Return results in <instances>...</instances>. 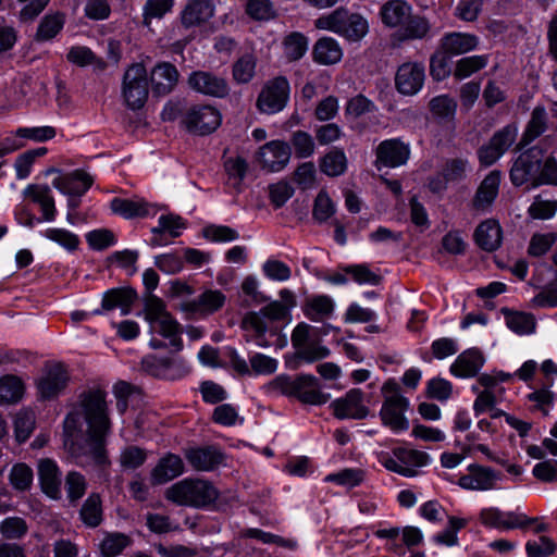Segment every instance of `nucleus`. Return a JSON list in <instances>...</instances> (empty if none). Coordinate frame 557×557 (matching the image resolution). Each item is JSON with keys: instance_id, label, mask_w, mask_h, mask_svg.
<instances>
[{"instance_id": "nucleus-16", "label": "nucleus", "mask_w": 557, "mask_h": 557, "mask_svg": "<svg viewBox=\"0 0 557 557\" xmlns=\"http://www.w3.org/2000/svg\"><path fill=\"white\" fill-rule=\"evenodd\" d=\"M410 156L409 147L399 139H386L375 149L374 165L377 170L404 165Z\"/></svg>"}, {"instance_id": "nucleus-11", "label": "nucleus", "mask_w": 557, "mask_h": 557, "mask_svg": "<svg viewBox=\"0 0 557 557\" xmlns=\"http://www.w3.org/2000/svg\"><path fill=\"white\" fill-rule=\"evenodd\" d=\"M518 127L510 123L497 131L488 143L478 149V159L482 166H491L513 145Z\"/></svg>"}, {"instance_id": "nucleus-4", "label": "nucleus", "mask_w": 557, "mask_h": 557, "mask_svg": "<svg viewBox=\"0 0 557 557\" xmlns=\"http://www.w3.org/2000/svg\"><path fill=\"white\" fill-rule=\"evenodd\" d=\"M314 26L318 29L336 33L349 41L360 40L369 30L364 17L357 13H350L344 8L320 16L314 21Z\"/></svg>"}, {"instance_id": "nucleus-63", "label": "nucleus", "mask_w": 557, "mask_h": 557, "mask_svg": "<svg viewBox=\"0 0 557 557\" xmlns=\"http://www.w3.org/2000/svg\"><path fill=\"white\" fill-rule=\"evenodd\" d=\"M331 354L326 346L311 342L296 351V357L307 363H312L329 357Z\"/></svg>"}, {"instance_id": "nucleus-33", "label": "nucleus", "mask_w": 557, "mask_h": 557, "mask_svg": "<svg viewBox=\"0 0 557 557\" xmlns=\"http://www.w3.org/2000/svg\"><path fill=\"white\" fill-rule=\"evenodd\" d=\"M311 54L317 64L330 66L339 63L344 52L336 39L324 36L315 41Z\"/></svg>"}, {"instance_id": "nucleus-30", "label": "nucleus", "mask_w": 557, "mask_h": 557, "mask_svg": "<svg viewBox=\"0 0 557 557\" xmlns=\"http://www.w3.org/2000/svg\"><path fill=\"white\" fill-rule=\"evenodd\" d=\"M23 194L40 207L41 221L52 222L55 220L58 211L48 185L30 184L24 189Z\"/></svg>"}, {"instance_id": "nucleus-27", "label": "nucleus", "mask_w": 557, "mask_h": 557, "mask_svg": "<svg viewBox=\"0 0 557 557\" xmlns=\"http://www.w3.org/2000/svg\"><path fill=\"white\" fill-rule=\"evenodd\" d=\"M185 458L196 471H212L223 462V454L214 446L189 448Z\"/></svg>"}, {"instance_id": "nucleus-23", "label": "nucleus", "mask_w": 557, "mask_h": 557, "mask_svg": "<svg viewBox=\"0 0 557 557\" xmlns=\"http://www.w3.org/2000/svg\"><path fill=\"white\" fill-rule=\"evenodd\" d=\"M38 479L41 491L48 497L61 498V472L54 460L46 458L38 461Z\"/></svg>"}, {"instance_id": "nucleus-21", "label": "nucleus", "mask_w": 557, "mask_h": 557, "mask_svg": "<svg viewBox=\"0 0 557 557\" xmlns=\"http://www.w3.org/2000/svg\"><path fill=\"white\" fill-rule=\"evenodd\" d=\"M394 457L385 456L383 466L404 476H414L418 468V451L407 447H397L393 450Z\"/></svg>"}, {"instance_id": "nucleus-47", "label": "nucleus", "mask_w": 557, "mask_h": 557, "mask_svg": "<svg viewBox=\"0 0 557 557\" xmlns=\"http://www.w3.org/2000/svg\"><path fill=\"white\" fill-rule=\"evenodd\" d=\"M257 60L250 54H244L232 66V76L237 84H248L256 74Z\"/></svg>"}, {"instance_id": "nucleus-40", "label": "nucleus", "mask_w": 557, "mask_h": 557, "mask_svg": "<svg viewBox=\"0 0 557 557\" xmlns=\"http://www.w3.org/2000/svg\"><path fill=\"white\" fill-rule=\"evenodd\" d=\"M347 157L343 149L333 148L319 161L320 170L330 177L343 175L347 170Z\"/></svg>"}, {"instance_id": "nucleus-61", "label": "nucleus", "mask_w": 557, "mask_h": 557, "mask_svg": "<svg viewBox=\"0 0 557 557\" xmlns=\"http://www.w3.org/2000/svg\"><path fill=\"white\" fill-rule=\"evenodd\" d=\"M292 146L297 158H309L314 153L315 145L312 136L304 131H297L292 135Z\"/></svg>"}, {"instance_id": "nucleus-56", "label": "nucleus", "mask_w": 557, "mask_h": 557, "mask_svg": "<svg viewBox=\"0 0 557 557\" xmlns=\"http://www.w3.org/2000/svg\"><path fill=\"white\" fill-rule=\"evenodd\" d=\"M35 429V413L28 409L20 410L14 419L16 441L24 443Z\"/></svg>"}, {"instance_id": "nucleus-42", "label": "nucleus", "mask_w": 557, "mask_h": 557, "mask_svg": "<svg viewBox=\"0 0 557 557\" xmlns=\"http://www.w3.org/2000/svg\"><path fill=\"white\" fill-rule=\"evenodd\" d=\"M79 516L82 521L89 528L98 527L102 521L101 497L97 493H91L84 502Z\"/></svg>"}, {"instance_id": "nucleus-64", "label": "nucleus", "mask_w": 557, "mask_h": 557, "mask_svg": "<svg viewBox=\"0 0 557 557\" xmlns=\"http://www.w3.org/2000/svg\"><path fill=\"white\" fill-rule=\"evenodd\" d=\"M28 528L26 521L20 517H9L0 524L1 534L9 540H17L23 537Z\"/></svg>"}, {"instance_id": "nucleus-60", "label": "nucleus", "mask_w": 557, "mask_h": 557, "mask_svg": "<svg viewBox=\"0 0 557 557\" xmlns=\"http://www.w3.org/2000/svg\"><path fill=\"white\" fill-rule=\"evenodd\" d=\"M173 5L174 0H147L143 9L144 24L149 26L153 18H162Z\"/></svg>"}, {"instance_id": "nucleus-15", "label": "nucleus", "mask_w": 557, "mask_h": 557, "mask_svg": "<svg viewBox=\"0 0 557 557\" xmlns=\"http://www.w3.org/2000/svg\"><path fill=\"white\" fill-rule=\"evenodd\" d=\"M290 146L282 140H272L259 148L257 160L268 172H280L289 162Z\"/></svg>"}, {"instance_id": "nucleus-48", "label": "nucleus", "mask_w": 557, "mask_h": 557, "mask_svg": "<svg viewBox=\"0 0 557 557\" xmlns=\"http://www.w3.org/2000/svg\"><path fill=\"white\" fill-rule=\"evenodd\" d=\"M132 544V539L124 533H108L99 547L104 557H116Z\"/></svg>"}, {"instance_id": "nucleus-20", "label": "nucleus", "mask_w": 557, "mask_h": 557, "mask_svg": "<svg viewBox=\"0 0 557 557\" xmlns=\"http://www.w3.org/2000/svg\"><path fill=\"white\" fill-rule=\"evenodd\" d=\"M485 358L483 352L476 348L463 350L449 367V372L459 379L474 377L484 366Z\"/></svg>"}, {"instance_id": "nucleus-19", "label": "nucleus", "mask_w": 557, "mask_h": 557, "mask_svg": "<svg viewBox=\"0 0 557 557\" xmlns=\"http://www.w3.org/2000/svg\"><path fill=\"white\" fill-rule=\"evenodd\" d=\"M333 413L337 419H363L368 416V408L363 405V393L352 388L342 398L331 404Z\"/></svg>"}, {"instance_id": "nucleus-25", "label": "nucleus", "mask_w": 557, "mask_h": 557, "mask_svg": "<svg viewBox=\"0 0 557 557\" xmlns=\"http://www.w3.org/2000/svg\"><path fill=\"white\" fill-rule=\"evenodd\" d=\"M502 181V172L491 171L479 185L472 199V207L476 211H486L496 199Z\"/></svg>"}, {"instance_id": "nucleus-8", "label": "nucleus", "mask_w": 557, "mask_h": 557, "mask_svg": "<svg viewBox=\"0 0 557 557\" xmlns=\"http://www.w3.org/2000/svg\"><path fill=\"white\" fill-rule=\"evenodd\" d=\"M289 314L288 307L278 300L271 301L264 306L259 312H249L243 319V327L246 331H252L256 334L255 342L260 347H268L269 344L264 339L268 331L265 318L277 321L283 320Z\"/></svg>"}, {"instance_id": "nucleus-17", "label": "nucleus", "mask_w": 557, "mask_h": 557, "mask_svg": "<svg viewBox=\"0 0 557 557\" xmlns=\"http://www.w3.org/2000/svg\"><path fill=\"white\" fill-rule=\"evenodd\" d=\"M500 478V473L492 468L472 463L468 467V473L459 476L458 484L466 490L488 491L495 488Z\"/></svg>"}, {"instance_id": "nucleus-44", "label": "nucleus", "mask_w": 557, "mask_h": 557, "mask_svg": "<svg viewBox=\"0 0 557 557\" xmlns=\"http://www.w3.org/2000/svg\"><path fill=\"white\" fill-rule=\"evenodd\" d=\"M334 310V302L331 297L321 295L307 301L305 314L312 321L319 322L329 318Z\"/></svg>"}, {"instance_id": "nucleus-22", "label": "nucleus", "mask_w": 557, "mask_h": 557, "mask_svg": "<svg viewBox=\"0 0 557 557\" xmlns=\"http://www.w3.org/2000/svg\"><path fill=\"white\" fill-rule=\"evenodd\" d=\"M94 178L83 170L57 176L52 186L67 196H83L92 185Z\"/></svg>"}, {"instance_id": "nucleus-58", "label": "nucleus", "mask_w": 557, "mask_h": 557, "mask_svg": "<svg viewBox=\"0 0 557 557\" xmlns=\"http://www.w3.org/2000/svg\"><path fill=\"white\" fill-rule=\"evenodd\" d=\"M469 170V161L463 158H454L445 162L442 169V176L445 182L456 183L462 181Z\"/></svg>"}, {"instance_id": "nucleus-1", "label": "nucleus", "mask_w": 557, "mask_h": 557, "mask_svg": "<svg viewBox=\"0 0 557 557\" xmlns=\"http://www.w3.org/2000/svg\"><path fill=\"white\" fill-rule=\"evenodd\" d=\"M110 431L106 393L100 389L84 392L63 421V446L78 466L106 468L110 465L106 449Z\"/></svg>"}, {"instance_id": "nucleus-46", "label": "nucleus", "mask_w": 557, "mask_h": 557, "mask_svg": "<svg viewBox=\"0 0 557 557\" xmlns=\"http://www.w3.org/2000/svg\"><path fill=\"white\" fill-rule=\"evenodd\" d=\"M88 483L86 478L78 471H70L65 475L64 488L66 497L72 505H76L86 494Z\"/></svg>"}, {"instance_id": "nucleus-53", "label": "nucleus", "mask_w": 557, "mask_h": 557, "mask_svg": "<svg viewBox=\"0 0 557 557\" xmlns=\"http://www.w3.org/2000/svg\"><path fill=\"white\" fill-rule=\"evenodd\" d=\"M33 470L26 463L20 462L15 463L9 473V481L14 490L16 491H27L30 488L33 484Z\"/></svg>"}, {"instance_id": "nucleus-55", "label": "nucleus", "mask_w": 557, "mask_h": 557, "mask_svg": "<svg viewBox=\"0 0 557 557\" xmlns=\"http://www.w3.org/2000/svg\"><path fill=\"white\" fill-rule=\"evenodd\" d=\"M42 235L66 249L67 251H74L79 245V238L76 234L60 227H49L44 231Z\"/></svg>"}, {"instance_id": "nucleus-39", "label": "nucleus", "mask_w": 557, "mask_h": 557, "mask_svg": "<svg viewBox=\"0 0 557 557\" xmlns=\"http://www.w3.org/2000/svg\"><path fill=\"white\" fill-rule=\"evenodd\" d=\"M395 84L400 94L416 95L418 91V64L414 62L401 64L397 70Z\"/></svg>"}, {"instance_id": "nucleus-28", "label": "nucleus", "mask_w": 557, "mask_h": 557, "mask_svg": "<svg viewBox=\"0 0 557 557\" xmlns=\"http://www.w3.org/2000/svg\"><path fill=\"white\" fill-rule=\"evenodd\" d=\"M214 11L210 0H189L181 12V22L185 28L200 26L213 17Z\"/></svg>"}, {"instance_id": "nucleus-5", "label": "nucleus", "mask_w": 557, "mask_h": 557, "mask_svg": "<svg viewBox=\"0 0 557 557\" xmlns=\"http://www.w3.org/2000/svg\"><path fill=\"white\" fill-rule=\"evenodd\" d=\"M384 403L380 411L383 423L393 431H404L409 428V422L405 417L409 403L400 394L399 384L395 380H388L382 387Z\"/></svg>"}, {"instance_id": "nucleus-24", "label": "nucleus", "mask_w": 557, "mask_h": 557, "mask_svg": "<svg viewBox=\"0 0 557 557\" xmlns=\"http://www.w3.org/2000/svg\"><path fill=\"white\" fill-rule=\"evenodd\" d=\"M479 37L470 33L450 32L441 39V50L447 57L471 52L479 46Z\"/></svg>"}, {"instance_id": "nucleus-50", "label": "nucleus", "mask_w": 557, "mask_h": 557, "mask_svg": "<svg viewBox=\"0 0 557 557\" xmlns=\"http://www.w3.org/2000/svg\"><path fill=\"white\" fill-rule=\"evenodd\" d=\"M487 63L488 57L484 54L461 58L456 63L454 75L457 79H463L484 69Z\"/></svg>"}, {"instance_id": "nucleus-57", "label": "nucleus", "mask_w": 557, "mask_h": 557, "mask_svg": "<svg viewBox=\"0 0 557 557\" xmlns=\"http://www.w3.org/2000/svg\"><path fill=\"white\" fill-rule=\"evenodd\" d=\"M47 153V148L39 147L36 149L27 150L20 154L14 163L16 171V177L18 180H25L29 174L35 160Z\"/></svg>"}, {"instance_id": "nucleus-3", "label": "nucleus", "mask_w": 557, "mask_h": 557, "mask_svg": "<svg viewBox=\"0 0 557 557\" xmlns=\"http://www.w3.org/2000/svg\"><path fill=\"white\" fill-rule=\"evenodd\" d=\"M145 319L150 325L151 333H157L169 339L174 351L183 348L178 322L168 312L164 302L157 296L150 295L145 301Z\"/></svg>"}, {"instance_id": "nucleus-14", "label": "nucleus", "mask_w": 557, "mask_h": 557, "mask_svg": "<svg viewBox=\"0 0 557 557\" xmlns=\"http://www.w3.org/2000/svg\"><path fill=\"white\" fill-rule=\"evenodd\" d=\"M481 522L487 528L497 530L525 529L533 522L539 521L537 518H529L519 511H502L498 508H485L480 513Z\"/></svg>"}, {"instance_id": "nucleus-6", "label": "nucleus", "mask_w": 557, "mask_h": 557, "mask_svg": "<svg viewBox=\"0 0 557 557\" xmlns=\"http://www.w3.org/2000/svg\"><path fill=\"white\" fill-rule=\"evenodd\" d=\"M543 161L544 148L541 144L520 153L509 172L512 185L517 187L528 185L530 188H535V181L539 178Z\"/></svg>"}, {"instance_id": "nucleus-45", "label": "nucleus", "mask_w": 557, "mask_h": 557, "mask_svg": "<svg viewBox=\"0 0 557 557\" xmlns=\"http://www.w3.org/2000/svg\"><path fill=\"white\" fill-rule=\"evenodd\" d=\"M547 126V114L544 108L536 107L532 114L531 119L525 127V131L521 138L522 145H528L539 136H541Z\"/></svg>"}, {"instance_id": "nucleus-59", "label": "nucleus", "mask_w": 557, "mask_h": 557, "mask_svg": "<svg viewBox=\"0 0 557 557\" xmlns=\"http://www.w3.org/2000/svg\"><path fill=\"white\" fill-rule=\"evenodd\" d=\"M296 377L286 374L275 376L265 386L264 391L271 396L293 397L295 394Z\"/></svg>"}, {"instance_id": "nucleus-62", "label": "nucleus", "mask_w": 557, "mask_h": 557, "mask_svg": "<svg viewBox=\"0 0 557 557\" xmlns=\"http://www.w3.org/2000/svg\"><path fill=\"white\" fill-rule=\"evenodd\" d=\"M246 13L256 21H269L275 17V10L270 0H248Z\"/></svg>"}, {"instance_id": "nucleus-12", "label": "nucleus", "mask_w": 557, "mask_h": 557, "mask_svg": "<svg viewBox=\"0 0 557 557\" xmlns=\"http://www.w3.org/2000/svg\"><path fill=\"white\" fill-rule=\"evenodd\" d=\"M183 122L189 132L207 135L220 126L221 114L216 108L210 104H196L186 111Z\"/></svg>"}, {"instance_id": "nucleus-38", "label": "nucleus", "mask_w": 557, "mask_h": 557, "mask_svg": "<svg viewBox=\"0 0 557 557\" xmlns=\"http://www.w3.org/2000/svg\"><path fill=\"white\" fill-rule=\"evenodd\" d=\"M225 296L221 290H206L196 300L183 306V309L191 312L212 313L223 307Z\"/></svg>"}, {"instance_id": "nucleus-26", "label": "nucleus", "mask_w": 557, "mask_h": 557, "mask_svg": "<svg viewBox=\"0 0 557 557\" xmlns=\"http://www.w3.org/2000/svg\"><path fill=\"white\" fill-rule=\"evenodd\" d=\"M137 298L136 292L131 287L112 288L104 293L101 309H96L92 314H101L103 311H111L119 308L123 315L131 312L132 305Z\"/></svg>"}, {"instance_id": "nucleus-13", "label": "nucleus", "mask_w": 557, "mask_h": 557, "mask_svg": "<svg viewBox=\"0 0 557 557\" xmlns=\"http://www.w3.org/2000/svg\"><path fill=\"white\" fill-rule=\"evenodd\" d=\"M190 89L207 97L226 98L231 87L227 79L210 71H194L187 78Z\"/></svg>"}, {"instance_id": "nucleus-54", "label": "nucleus", "mask_w": 557, "mask_h": 557, "mask_svg": "<svg viewBox=\"0 0 557 557\" xmlns=\"http://www.w3.org/2000/svg\"><path fill=\"white\" fill-rule=\"evenodd\" d=\"M425 397L437 401H446L453 394V384L443 377H433L425 383Z\"/></svg>"}, {"instance_id": "nucleus-32", "label": "nucleus", "mask_w": 557, "mask_h": 557, "mask_svg": "<svg viewBox=\"0 0 557 557\" xmlns=\"http://www.w3.org/2000/svg\"><path fill=\"white\" fill-rule=\"evenodd\" d=\"M67 380L64 368L61 364H53L39 379L38 392L42 398H53L65 388Z\"/></svg>"}, {"instance_id": "nucleus-51", "label": "nucleus", "mask_w": 557, "mask_h": 557, "mask_svg": "<svg viewBox=\"0 0 557 557\" xmlns=\"http://www.w3.org/2000/svg\"><path fill=\"white\" fill-rule=\"evenodd\" d=\"M430 111L434 117L445 121H450L455 117L457 110V102L455 99L447 95L434 97L430 101Z\"/></svg>"}, {"instance_id": "nucleus-36", "label": "nucleus", "mask_w": 557, "mask_h": 557, "mask_svg": "<svg viewBox=\"0 0 557 557\" xmlns=\"http://www.w3.org/2000/svg\"><path fill=\"white\" fill-rule=\"evenodd\" d=\"M111 210L125 219L143 218L150 214L152 206L141 198H113L110 202Z\"/></svg>"}, {"instance_id": "nucleus-10", "label": "nucleus", "mask_w": 557, "mask_h": 557, "mask_svg": "<svg viewBox=\"0 0 557 557\" xmlns=\"http://www.w3.org/2000/svg\"><path fill=\"white\" fill-rule=\"evenodd\" d=\"M289 83L284 76L268 81L262 87L258 98L257 108L260 112L274 114L282 111L289 99Z\"/></svg>"}, {"instance_id": "nucleus-18", "label": "nucleus", "mask_w": 557, "mask_h": 557, "mask_svg": "<svg viewBox=\"0 0 557 557\" xmlns=\"http://www.w3.org/2000/svg\"><path fill=\"white\" fill-rule=\"evenodd\" d=\"M231 363L236 372L242 375H270L277 370L276 359L256 352L249 357V363L236 352L231 355Z\"/></svg>"}, {"instance_id": "nucleus-2", "label": "nucleus", "mask_w": 557, "mask_h": 557, "mask_svg": "<svg viewBox=\"0 0 557 557\" xmlns=\"http://www.w3.org/2000/svg\"><path fill=\"white\" fill-rule=\"evenodd\" d=\"M164 496L178 506L199 508L213 503L218 491L206 480L184 479L166 488Z\"/></svg>"}, {"instance_id": "nucleus-37", "label": "nucleus", "mask_w": 557, "mask_h": 557, "mask_svg": "<svg viewBox=\"0 0 557 557\" xmlns=\"http://www.w3.org/2000/svg\"><path fill=\"white\" fill-rule=\"evenodd\" d=\"M186 227L184 220L180 215L175 214H162L159 218L158 226L151 230L153 236L150 240V245L153 247L162 246L163 234L169 233L171 237H178L182 231Z\"/></svg>"}, {"instance_id": "nucleus-52", "label": "nucleus", "mask_w": 557, "mask_h": 557, "mask_svg": "<svg viewBox=\"0 0 557 557\" xmlns=\"http://www.w3.org/2000/svg\"><path fill=\"white\" fill-rule=\"evenodd\" d=\"M506 325L517 334H530L535 329V321L532 314L523 312L504 311Z\"/></svg>"}, {"instance_id": "nucleus-43", "label": "nucleus", "mask_w": 557, "mask_h": 557, "mask_svg": "<svg viewBox=\"0 0 557 557\" xmlns=\"http://www.w3.org/2000/svg\"><path fill=\"white\" fill-rule=\"evenodd\" d=\"M308 38L299 32H293L283 40L284 54L288 61L300 60L308 50Z\"/></svg>"}, {"instance_id": "nucleus-49", "label": "nucleus", "mask_w": 557, "mask_h": 557, "mask_svg": "<svg viewBox=\"0 0 557 557\" xmlns=\"http://www.w3.org/2000/svg\"><path fill=\"white\" fill-rule=\"evenodd\" d=\"M64 25V15L61 13L47 14L39 23L36 40L47 41L55 37Z\"/></svg>"}, {"instance_id": "nucleus-41", "label": "nucleus", "mask_w": 557, "mask_h": 557, "mask_svg": "<svg viewBox=\"0 0 557 557\" xmlns=\"http://www.w3.org/2000/svg\"><path fill=\"white\" fill-rule=\"evenodd\" d=\"M24 393V384L16 375L0 377V405L17 403Z\"/></svg>"}, {"instance_id": "nucleus-31", "label": "nucleus", "mask_w": 557, "mask_h": 557, "mask_svg": "<svg viewBox=\"0 0 557 557\" xmlns=\"http://www.w3.org/2000/svg\"><path fill=\"white\" fill-rule=\"evenodd\" d=\"M184 472L183 459L175 454L168 453L163 456L151 471V483L160 485L168 483Z\"/></svg>"}, {"instance_id": "nucleus-35", "label": "nucleus", "mask_w": 557, "mask_h": 557, "mask_svg": "<svg viewBox=\"0 0 557 557\" xmlns=\"http://www.w3.org/2000/svg\"><path fill=\"white\" fill-rule=\"evenodd\" d=\"M503 239L502 227L496 220L483 221L474 232L476 245L485 251H495L499 248Z\"/></svg>"}, {"instance_id": "nucleus-9", "label": "nucleus", "mask_w": 557, "mask_h": 557, "mask_svg": "<svg viewBox=\"0 0 557 557\" xmlns=\"http://www.w3.org/2000/svg\"><path fill=\"white\" fill-rule=\"evenodd\" d=\"M384 25L388 27H401L400 39H413L417 37V25L412 20V9L404 0H389L380 11Z\"/></svg>"}, {"instance_id": "nucleus-34", "label": "nucleus", "mask_w": 557, "mask_h": 557, "mask_svg": "<svg viewBox=\"0 0 557 557\" xmlns=\"http://www.w3.org/2000/svg\"><path fill=\"white\" fill-rule=\"evenodd\" d=\"M178 76V71L173 64L169 62L157 64L150 77L153 91L158 95H168L176 86Z\"/></svg>"}, {"instance_id": "nucleus-7", "label": "nucleus", "mask_w": 557, "mask_h": 557, "mask_svg": "<svg viewBox=\"0 0 557 557\" xmlns=\"http://www.w3.org/2000/svg\"><path fill=\"white\" fill-rule=\"evenodd\" d=\"M148 75L141 63L129 65L122 81V97L131 110H138L144 107L148 99Z\"/></svg>"}, {"instance_id": "nucleus-29", "label": "nucleus", "mask_w": 557, "mask_h": 557, "mask_svg": "<svg viewBox=\"0 0 557 557\" xmlns=\"http://www.w3.org/2000/svg\"><path fill=\"white\" fill-rule=\"evenodd\" d=\"M293 397L308 405H323L329 400V396L320 391L318 379L311 374L296 376Z\"/></svg>"}]
</instances>
